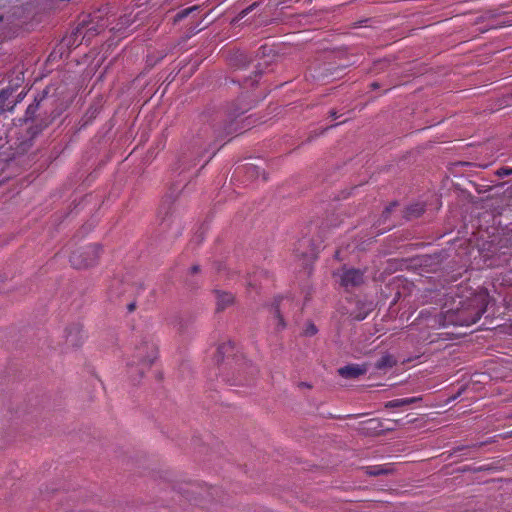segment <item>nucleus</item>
Wrapping results in <instances>:
<instances>
[{
	"label": "nucleus",
	"instance_id": "obj_9",
	"mask_svg": "<svg viewBox=\"0 0 512 512\" xmlns=\"http://www.w3.org/2000/svg\"><path fill=\"white\" fill-rule=\"evenodd\" d=\"M368 472L371 475H379V474L383 473V470L381 468H379V467H372V468L369 469Z\"/></svg>",
	"mask_w": 512,
	"mask_h": 512
},
{
	"label": "nucleus",
	"instance_id": "obj_4",
	"mask_svg": "<svg viewBox=\"0 0 512 512\" xmlns=\"http://www.w3.org/2000/svg\"><path fill=\"white\" fill-rule=\"evenodd\" d=\"M367 371L365 365L350 364L339 369V374L345 378H356Z\"/></svg>",
	"mask_w": 512,
	"mask_h": 512
},
{
	"label": "nucleus",
	"instance_id": "obj_7",
	"mask_svg": "<svg viewBox=\"0 0 512 512\" xmlns=\"http://www.w3.org/2000/svg\"><path fill=\"white\" fill-rule=\"evenodd\" d=\"M11 95V92L4 90L0 93V111H2L5 107V102Z\"/></svg>",
	"mask_w": 512,
	"mask_h": 512
},
{
	"label": "nucleus",
	"instance_id": "obj_10",
	"mask_svg": "<svg viewBox=\"0 0 512 512\" xmlns=\"http://www.w3.org/2000/svg\"><path fill=\"white\" fill-rule=\"evenodd\" d=\"M317 331L316 327L314 325H309L307 330H306V334L308 335H313L315 334Z\"/></svg>",
	"mask_w": 512,
	"mask_h": 512
},
{
	"label": "nucleus",
	"instance_id": "obj_8",
	"mask_svg": "<svg viewBox=\"0 0 512 512\" xmlns=\"http://www.w3.org/2000/svg\"><path fill=\"white\" fill-rule=\"evenodd\" d=\"M232 347L231 345V342H227V343H223L222 345H220L217 350L219 353H224V351H227L229 350L230 348Z\"/></svg>",
	"mask_w": 512,
	"mask_h": 512
},
{
	"label": "nucleus",
	"instance_id": "obj_5",
	"mask_svg": "<svg viewBox=\"0 0 512 512\" xmlns=\"http://www.w3.org/2000/svg\"><path fill=\"white\" fill-rule=\"evenodd\" d=\"M234 302V296L228 292H217V308L223 310Z\"/></svg>",
	"mask_w": 512,
	"mask_h": 512
},
{
	"label": "nucleus",
	"instance_id": "obj_6",
	"mask_svg": "<svg viewBox=\"0 0 512 512\" xmlns=\"http://www.w3.org/2000/svg\"><path fill=\"white\" fill-rule=\"evenodd\" d=\"M11 95V92L4 90L0 93V111H2L5 107V102Z\"/></svg>",
	"mask_w": 512,
	"mask_h": 512
},
{
	"label": "nucleus",
	"instance_id": "obj_2",
	"mask_svg": "<svg viewBox=\"0 0 512 512\" xmlns=\"http://www.w3.org/2000/svg\"><path fill=\"white\" fill-rule=\"evenodd\" d=\"M100 248L96 245L87 246L80 251L74 252L70 257V262L75 268H86L96 263Z\"/></svg>",
	"mask_w": 512,
	"mask_h": 512
},
{
	"label": "nucleus",
	"instance_id": "obj_1",
	"mask_svg": "<svg viewBox=\"0 0 512 512\" xmlns=\"http://www.w3.org/2000/svg\"><path fill=\"white\" fill-rule=\"evenodd\" d=\"M157 357V344L152 339H142L135 345L128 364L137 367L140 373H144L154 364Z\"/></svg>",
	"mask_w": 512,
	"mask_h": 512
},
{
	"label": "nucleus",
	"instance_id": "obj_3",
	"mask_svg": "<svg viewBox=\"0 0 512 512\" xmlns=\"http://www.w3.org/2000/svg\"><path fill=\"white\" fill-rule=\"evenodd\" d=\"M338 277L341 285L345 287L356 286L363 280V275L359 270L356 269H342L335 274Z\"/></svg>",
	"mask_w": 512,
	"mask_h": 512
}]
</instances>
